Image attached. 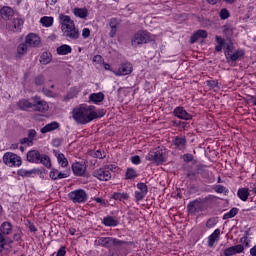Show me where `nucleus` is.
I'll list each match as a JSON object with an SVG mask.
<instances>
[{"label":"nucleus","instance_id":"473e14b6","mask_svg":"<svg viewBox=\"0 0 256 256\" xmlns=\"http://www.w3.org/2000/svg\"><path fill=\"white\" fill-rule=\"evenodd\" d=\"M112 199H115V201H127L129 199V195L127 192H115L112 195Z\"/></svg>","mask_w":256,"mask_h":256},{"label":"nucleus","instance_id":"a878e982","mask_svg":"<svg viewBox=\"0 0 256 256\" xmlns=\"http://www.w3.org/2000/svg\"><path fill=\"white\" fill-rule=\"evenodd\" d=\"M102 223H103V225H105V227H117V225L119 224L117 219H115L112 216L104 217L102 220Z\"/></svg>","mask_w":256,"mask_h":256},{"label":"nucleus","instance_id":"f3484780","mask_svg":"<svg viewBox=\"0 0 256 256\" xmlns=\"http://www.w3.org/2000/svg\"><path fill=\"white\" fill-rule=\"evenodd\" d=\"M98 243L102 247H113V245H117V239L111 237H102L99 238Z\"/></svg>","mask_w":256,"mask_h":256},{"label":"nucleus","instance_id":"9d476101","mask_svg":"<svg viewBox=\"0 0 256 256\" xmlns=\"http://www.w3.org/2000/svg\"><path fill=\"white\" fill-rule=\"evenodd\" d=\"M114 75L117 77H121L123 75H130V73H133V65L131 63H124L119 66L118 70L113 71Z\"/></svg>","mask_w":256,"mask_h":256},{"label":"nucleus","instance_id":"79ce46f5","mask_svg":"<svg viewBox=\"0 0 256 256\" xmlns=\"http://www.w3.org/2000/svg\"><path fill=\"white\" fill-rule=\"evenodd\" d=\"M9 241L4 238L3 234L0 232V253H3V250L7 247Z\"/></svg>","mask_w":256,"mask_h":256},{"label":"nucleus","instance_id":"a19ab883","mask_svg":"<svg viewBox=\"0 0 256 256\" xmlns=\"http://www.w3.org/2000/svg\"><path fill=\"white\" fill-rule=\"evenodd\" d=\"M137 177V170L133 168H128L126 170V179H135Z\"/></svg>","mask_w":256,"mask_h":256},{"label":"nucleus","instance_id":"4468645a","mask_svg":"<svg viewBox=\"0 0 256 256\" xmlns=\"http://www.w3.org/2000/svg\"><path fill=\"white\" fill-rule=\"evenodd\" d=\"M72 171L74 175L82 177V175H85V172L87 171V166L85 165V163L76 162L72 164Z\"/></svg>","mask_w":256,"mask_h":256},{"label":"nucleus","instance_id":"6e6552de","mask_svg":"<svg viewBox=\"0 0 256 256\" xmlns=\"http://www.w3.org/2000/svg\"><path fill=\"white\" fill-rule=\"evenodd\" d=\"M32 101H34L33 108L34 111H40L41 113H45V111H49V104H47L44 100H41V98L34 97L32 98Z\"/></svg>","mask_w":256,"mask_h":256},{"label":"nucleus","instance_id":"7ed1b4c3","mask_svg":"<svg viewBox=\"0 0 256 256\" xmlns=\"http://www.w3.org/2000/svg\"><path fill=\"white\" fill-rule=\"evenodd\" d=\"M146 159L147 161H154L157 164L165 163L167 161V151L157 148L154 151H150Z\"/></svg>","mask_w":256,"mask_h":256},{"label":"nucleus","instance_id":"5fc2aeb1","mask_svg":"<svg viewBox=\"0 0 256 256\" xmlns=\"http://www.w3.org/2000/svg\"><path fill=\"white\" fill-rule=\"evenodd\" d=\"M214 226H215V220L209 219L206 223V227H208V229H213Z\"/></svg>","mask_w":256,"mask_h":256},{"label":"nucleus","instance_id":"9b49d317","mask_svg":"<svg viewBox=\"0 0 256 256\" xmlns=\"http://www.w3.org/2000/svg\"><path fill=\"white\" fill-rule=\"evenodd\" d=\"M25 43L29 45V47H39L41 45V37L35 33H30L25 38Z\"/></svg>","mask_w":256,"mask_h":256},{"label":"nucleus","instance_id":"c9c22d12","mask_svg":"<svg viewBox=\"0 0 256 256\" xmlns=\"http://www.w3.org/2000/svg\"><path fill=\"white\" fill-rule=\"evenodd\" d=\"M58 55H69L71 53L72 49L71 46L64 44L57 48Z\"/></svg>","mask_w":256,"mask_h":256},{"label":"nucleus","instance_id":"8fccbe9b","mask_svg":"<svg viewBox=\"0 0 256 256\" xmlns=\"http://www.w3.org/2000/svg\"><path fill=\"white\" fill-rule=\"evenodd\" d=\"M89 35H91V30H89V28H84L82 30V37L84 39H87V37H89Z\"/></svg>","mask_w":256,"mask_h":256},{"label":"nucleus","instance_id":"de8ad7c7","mask_svg":"<svg viewBox=\"0 0 256 256\" xmlns=\"http://www.w3.org/2000/svg\"><path fill=\"white\" fill-rule=\"evenodd\" d=\"M20 143L22 145L31 146V145H33V140H31L29 137L28 138H23V139H21Z\"/></svg>","mask_w":256,"mask_h":256},{"label":"nucleus","instance_id":"a211bd4d","mask_svg":"<svg viewBox=\"0 0 256 256\" xmlns=\"http://www.w3.org/2000/svg\"><path fill=\"white\" fill-rule=\"evenodd\" d=\"M221 237V230L217 228L214 232L208 237V247H213Z\"/></svg>","mask_w":256,"mask_h":256},{"label":"nucleus","instance_id":"2eb2a0df","mask_svg":"<svg viewBox=\"0 0 256 256\" xmlns=\"http://www.w3.org/2000/svg\"><path fill=\"white\" fill-rule=\"evenodd\" d=\"M41 153H39V151L37 150H30L28 151L26 157H27V161L29 163H36V165H39V161L41 159Z\"/></svg>","mask_w":256,"mask_h":256},{"label":"nucleus","instance_id":"49530a36","mask_svg":"<svg viewBox=\"0 0 256 256\" xmlns=\"http://www.w3.org/2000/svg\"><path fill=\"white\" fill-rule=\"evenodd\" d=\"M188 211L189 213H195L197 211V203L192 202L188 205Z\"/></svg>","mask_w":256,"mask_h":256},{"label":"nucleus","instance_id":"c756f323","mask_svg":"<svg viewBox=\"0 0 256 256\" xmlns=\"http://www.w3.org/2000/svg\"><path fill=\"white\" fill-rule=\"evenodd\" d=\"M73 13L75 17H79V19H85V17L89 15V10H87V8H74Z\"/></svg>","mask_w":256,"mask_h":256},{"label":"nucleus","instance_id":"393cba45","mask_svg":"<svg viewBox=\"0 0 256 256\" xmlns=\"http://www.w3.org/2000/svg\"><path fill=\"white\" fill-rule=\"evenodd\" d=\"M103 99H105V94H103V92L93 93L89 96V101L95 105H97V103H101Z\"/></svg>","mask_w":256,"mask_h":256},{"label":"nucleus","instance_id":"cd10ccee","mask_svg":"<svg viewBox=\"0 0 256 256\" xmlns=\"http://www.w3.org/2000/svg\"><path fill=\"white\" fill-rule=\"evenodd\" d=\"M216 46H215V51L218 53H221L223 49H227V44H225V39L221 38V36H216Z\"/></svg>","mask_w":256,"mask_h":256},{"label":"nucleus","instance_id":"412c9836","mask_svg":"<svg viewBox=\"0 0 256 256\" xmlns=\"http://www.w3.org/2000/svg\"><path fill=\"white\" fill-rule=\"evenodd\" d=\"M50 179L56 181L57 179H67L69 175L65 172H59V170L53 168L49 173Z\"/></svg>","mask_w":256,"mask_h":256},{"label":"nucleus","instance_id":"f704fd0d","mask_svg":"<svg viewBox=\"0 0 256 256\" xmlns=\"http://www.w3.org/2000/svg\"><path fill=\"white\" fill-rule=\"evenodd\" d=\"M54 18L52 16H44L40 19L43 27H53Z\"/></svg>","mask_w":256,"mask_h":256},{"label":"nucleus","instance_id":"052dcab7","mask_svg":"<svg viewBox=\"0 0 256 256\" xmlns=\"http://www.w3.org/2000/svg\"><path fill=\"white\" fill-rule=\"evenodd\" d=\"M94 201H96V203H99L100 205H107V202L100 197L94 198Z\"/></svg>","mask_w":256,"mask_h":256},{"label":"nucleus","instance_id":"69168bd1","mask_svg":"<svg viewBox=\"0 0 256 256\" xmlns=\"http://www.w3.org/2000/svg\"><path fill=\"white\" fill-rule=\"evenodd\" d=\"M207 2H208L210 5H217V3H219V0H207Z\"/></svg>","mask_w":256,"mask_h":256},{"label":"nucleus","instance_id":"13d9d810","mask_svg":"<svg viewBox=\"0 0 256 256\" xmlns=\"http://www.w3.org/2000/svg\"><path fill=\"white\" fill-rule=\"evenodd\" d=\"M66 253H67V251L65 250V247H61V248L58 250L56 256H65Z\"/></svg>","mask_w":256,"mask_h":256},{"label":"nucleus","instance_id":"ea45409f","mask_svg":"<svg viewBox=\"0 0 256 256\" xmlns=\"http://www.w3.org/2000/svg\"><path fill=\"white\" fill-rule=\"evenodd\" d=\"M237 213H239V209L232 208L229 212H227L223 215V219L224 220L233 219V217H235V215H237Z\"/></svg>","mask_w":256,"mask_h":256},{"label":"nucleus","instance_id":"0e129e2a","mask_svg":"<svg viewBox=\"0 0 256 256\" xmlns=\"http://www.w3.org/2000/svg\"><path fill=\"white\" fill-rule=\"evenodd\" d=\"M57 3V0H47L46 5H55Z\"/></svg>","mask_w":256,"mask_h":256},{"label":"nucleus","instance_id":"423d86ee","mask_svg":"<svg viewBox=\"0 0 256 256\" xmlns=\"http://www.w3.org/2000/svg\"><path fill=\"white\" fill-rule=\"evenodd\" d=\"M243 55H245V51L243 50L233 51V46L227 45V48L225 50V57L227 61H239V59H241Z\"/></svg>","mask_w":256,"mask_h":256},{"label":"nucleus","instance_id":"37998d69","mask_svg":"<svg viewBox=\"0 0 256 256\" xmlns=\"http://www.w3.org/2000/svg\"><path fill=\"white\" fill-rule=\"evenodd\" d=\"M219 17L222 20L229 19V10H227L226 8H223L219 13Z\"/></svg>","mask_w":256,"mask_h":256},{"label":"nucleus","instance_id":"f8f14e48","mask_svg":"<svg viewBox=\"0 0 256 256\" xmlns=\"http://www.w3.org/2000/svg\"><path fill=\"white\" fill-rule=\"evenodd\" d=\"M243 251H245V246L243 244H238L236 246L226 248L224 250V256L237 255L239 253H243Z\"/></svg>","mask_w":256,"mask_h":256},{"label":"nucleus","instance_id":"338daca9","mask_svg":"<svg viewBox=\"0 0 256 256\" xmlns=\"http://www.w3.org/2000/svg\"><path fill=\"white\" fill-rule=\"evenodd\" d=\"M10 149H11L12 151H15V149H19V144H12V145L10 146Z\"/></svg>","mask_w":256,"mask_h":256},{"label":"nucleus","instance_id":"aec40b11","mask_svg":"<svg viewBox=\"0 0 256 256\" xmlns=\"http://www.w3.org/2000/svg\"><path fill=\"white\" fill-rule=\"evenodd\" d=\"M0 15L2 19L8 21L9 19H11V17H13V15H15V11H13L12 8L9 6H4L0 10Z\"/></svg>","mask_w":256,"mask_h":256},{"label":"nucleus","instance_id":"4c0bfd02","mask_svg":"<svg viewBox=\"0 0 256 256\" xmlns=\"http://www.w3.org/2000/svg\"><path fill=\"white\" fill-rule=\"evenodd\" d=\"M12 23H13V27L9 28L10 31H19V29H21L23 25V19L15 18Z\"/></svg>","mask_w":256,"mask_h":256},{"label":"nucleus","instance_id":"72a5a7b5","mask_svg":"<svg viewBox=\"0 0 256 256\" xmlns=\"http://www.w3.org/2000/svg\"><path fill=\"white\" fill-rule=\"evenodd\" d=\"M237 196L241 201H247V199H249V188H240L237 192Z\"/></svg>","mask_w":256,"mask_h":256},{"label":"nucleus","instance_id":"a18cd8bd","mask_svg":"<svg viewBox=\"0 0 256 256\" xmlns=\"http://www.w3.org/2000/svg\"><path fill=\"white\" fill-rule=\"evenodd\" d=\"M131 163H133V165H140L141 164V158L139 156H132L130 158Z\"/></svg>","mask_w":256,"mask_h":256},{"label":"nucleus","instance_id":"7c9ffc66","mask_svg":"<svg viewBox=\"0 0 256 256\" xmlns=\"http://www.w3.org/2000/svg\"><path fill=\"white\" fill-rule=\"evenodd\" d=\"M55 129H59V124L57 122H51L41 128V133H51V131H55Z\"/></svg>","mask_w":256,"mask_h":256},{"label":"nucleus","instance_id":"b1692460","mask_svg":"<svg viewBox=\"0 0 256 256\" xmlns=\"http://www.w3.org/2000/svg\"><path fill=\"white\" fill-rule=\"evenodd\" d=\"M33 104H34L33 99H31V100L22 99V100H19L18 107L22 111H25V109H33Z\"/></svg>","mask_w":256,"mask_h":256},{"label":"nucleus","instance_id":"6e6d98bb","mask_svg":"<svg viewBox=\"0 0 256 256\" xmlns=\"http://www.w3.org/2000/svg\"><path fill=\"white\" fill-rule=\"evenodd\" d=\"M207 85L209 87H211L212 89H215V87L217 86V81L216 80H208Z\"/></svg>","mask_w":256,"mask_h":256},{"label":"nucleus","instance_id":"39448f33","mask_svg":"<svg viewBox=\"0 0 256 256\" xmlns=\"http://www.w3.org/2000/svg\"><path fill=\"white\" fill-rule=\"evenodd\" d=\"M149 34L145 31H138L133 35L131 39V45L134 49H139L141 45H145V43H149Z\"/></svg>","mask_w":256,"mask_h":256},{"label":"nucleus","instance_id":"20e7f679","mask_svg":"<svg viewBox=\"0 0 256 256\" xmlns=\"http://www.w3.org/2000/svg\"><path fill=\"white\" fill-rule=\"evenodd\" d=\"M2 161L7 167H21L23 165V160H21L20 156L13 152L4 153Z\"/></svg>","mask_w":256,"mask_h":256},{"label":"nucleus","instance_id":"c85d7f7f","mask_svg":"<svg viewBox=\"0 0 256 256\" xmlns=\"http://www.w3.org/2000/svg\"><path fill=\"white\" fill-rule=\"evenodd\" d=\"M53 61V55L51 52H43L40 56V63L42 65H49Z\"/></svg>","mask_w":256,"mask_h":256},{"label":"nucleus","instance_id":"6ab92c4d","mask_svg":"<svg viewBox=\"0 0 256 256\" xmlns=\"http://www.w3.org/2000/svg\"><path fill=\"white\" fill-rule=\"evenodd\" d=\"M39 173H41V169L39 168H33L31 170H18L19 177H32V175H39Z\"/></svg>","mask_w":256,"mask_h":256},{"label":"nucleus","instance_id":"603ef678","mask_svg":"<svg viewBox=\"0 0 256 256\" xmlns=\"http://www.w3.org/2000/svg\"><path fill=\"white\" fill-rule=\"evenodd\" d=\"M113 27H119V20L115 19V18H112L110 20V28H113Z\"/></svg>","mask_w":256,"mask_h":256},{"label":"nucleus","instance_id":"e433bc0d","mask_svg":"<svg viewBox=\"0 0 256 256\" xmlns=\"http://www.w3.org/2000/svg\"><path fill=\"white\" fill-rule=\"evenodd\" d=\"M39 164L44 165V167H47V169H51V158L45 154H42L40 156Z\"/></svg>","mask_w":256,"mask_h":256},{"label":"nucleus","instance_id":"2f4dec72","mask_svg":"<svg viewBox=\"0 0 256 256\" xmlns=\"http://www.w3.org/2000/svg\"><path fill=\"white\" fill-rule=\"evenodd\" d=\"M173 143L177 149H185V145H187V140L184 137H176L173 140Z\"/></svg>","mask_w":256,"mask_h":256},{"label":"nucleus","instance_id":"f03ea898","mask_svg":"<svg viewBox=\"0 0 256 256\" xmlns=\"http://www.w3.org/2000/svg\"><path fill=\"white\" fill-rule=\"evenodd\" d=\"M58 21L60 23L61 31L65 37H69V39L74 40L79 39V29L75 27V22L70 16L60 14L58 16Z\"/></svg>","mask_w":256,"mask_h":256},{"label":"nucleus","instance_id":"e2e57ef3","mask_svg":"<svg viewBox=\"0 0 256 256\" xmlns=\"http://www.w3.org/2000/svg\"><path fill=\"white\" fill-rule=\"evenodd\" d=\"M94 63H101L103 61V57L101 55H96L93 58Z\"/></svg>","mask_w":256,"mask_h":256},{"label":"nucleus","instance_id":"0eeeda50","mask_svg":"<svg viewBox=\"0 0 256 256\" xmlns=\"http://www.w3.org/2000/svg\"><path fill=\"white\" fill-rule=\"evenodd\" d=\"M68 197L73 203H85L87 201V192L83 189L74 190L68 194Z\"/></svg>","mask_w":256,"mask_h":256},{"label":"nucleus","instance_id":"58836bf2","mask_svg":"<svg viewBox=\"0 0 256 256\" xmlns=\"http://www.w3.org/2000/svg\"><path fill=\"white\" fill-rule=\"evenodd\" d=\"M27 42L25 43H21L18 47H17V55L18 57H23V55H25V53H27Z\"/></svg>","mask_w":256,"mask_h":256},{"label":"nucleus","instance_id":"f257e3e1","mask_svg":"<svg viewBox=\"0 0 256 256\" xmlns=\"http://www.w3.org/2000/svg\"><path fill=\"white\" fill-rule=\"evenodd\" d=\"M72 117L78 125H87L94 119H99V113L95 110V106L81 104L72 110Z\"/></svg>","mask_w":256,"mask_h":256},{"label":"nucleus","instance_id":"4be33fe9","mask_svg":"<svg viewBox=\"0 0 256 256\" xmlns=\"http://www.w3.org/2000/svg\"><path fill=\"white\" fill-rule=\"evenodd\" d=\"M0 233L2 235H11V233H13V225L11 222H3L0 226Z\"/></svg>","mask_w":256,"mask_h":256},{"label":"nucleus","instance_id":"4d7b16f0","mask_svg":"<svg viewBox=\"0 0 256 256\" xmlns=\"http://www.w3.org/2000/svg\"><path fill=\"white\" fill-rule=\"evenodd\" d=\"M37 135V132L35 130H29L28 137L31 141L35 139V136Z\"/></svg>","mask_w":256,"mask_h":256},{"label":"nucleus","instance_id":"774afa93","mask_svg":"<svg viewBox=\"0 0 256 256\" xmlns=\"http://www.w3.org/2000/svg\"><path fill=\"white\" fill-rule=\"evenodd\" d=\"M250 255L256 256V247L250 249Z\"/></svg>","mask_w":256,"mask_h":256},{"label":"nucleus","instance_id":"1a4fd4ad","mask_svg":"<svg viewBox=\"0 0 256 256\" xmlns=\"http://www.w3.org/2000/svg\"><path fill=\"white\" fill-rule=\"evenodd\" d=\"M94 177L99 181H109L111 179V171L107 167L100 168L94 172Z\"/></svg>","mask_w":256,"mask_h":256},{"label":"nucleus","instance_id":"bb28decb","mask_svg":"<svg viewBox=\"0 0 256 256\" xmlns=\"http://www.w3.org/2000/svg\"><path fill=\"white\" fill-rule=\"evenodd\" d=\"M207 31L198 30L191 36V43H196L199 39H206Z\"/></svg>","mask_w":256,"mask_h":256},{"label":"nucleus","instance_id":"bf43d9fd","mask_svg":"<svg viewBox=\"0 0 256 256\" xmlns=\"http://www.w3.org/2000/svg\"><path fill=\"white\" fill-rule=\"evenodd\" d=\"M183 160L186 163H189V161H193V156L191 154H186V155L183 156Z\"/></svg>","mask_w":256,"mask_h":256},{"label":"nucleus","instance_id":"ddd939ff","mask_svg":"<svg viewBox=\"0 0 256 256\" xmlns=\"http://www.w3.org/2000/svg\"><path fill=\"white\" fill-rule=\"evenodd\" d=\"M137 189H139V191L135 192V199H137L138 201H143V199H145V197L147 196L148 188L145 183H138Z\"/></svg>","mask_w":256,"mask_h":256},{"label":"nucleus","instance_id":"dca6fc26","mask_svg":"<svg viewBox=\"0 0 256 256\" xmlns=\"http://www.w3.org/2000/svg\"><path fill=\"white\" fill-rule=\"evenodd\" d=\"M174 115L175 117H178V119H184L185 121H189L190 119H192L191 114L187 113V111L183 107H176L174 109Z\"/></svg>","mask_w":256,"mask_h":256},{"label":"nucleus","instance_id":"09e8293b","mask_svg":"<svg viewBox=\"0 0 256 256\" xmlns=\"http://www.w3.org/2000/svg\"><path fill=\"white\" fill-rule=\"evenodd\" d=\"M216 193H225L227 191V188H225L223 185H218L215 187Z\"/></svg>","mask_w":256,"mask_h":256},{"label":"nucleus","instance_id":"5701e85b","mask_svg":"<svg viewBox=\"0 0 256 256\" xmlns=\"http://www.w3.org/2000/svg\"><path fill=\"white\" fill-rule=\"evenodd\" d=\"M54 155H55L60 167L65 168V167H67V165H69V161L65 158V155L63 153L54 151Z\"/></svg>","mask_w":256,"mask_h":256},{"label":"nucleus","instance_id":"3c124183","mask_svg":"<svg viewBox=\"0 0 256 256\" xmlns=\"http://www.w3.org/2000/svg\"><path fill=\"white\" fill-rule=\"evenodd\" d=\"M35 83L36 85H43V83H45V78H43V76H38L35 78Z\"/></svg>","mask_w":256,"mask_h":256},{"label":"nucleus","instance_id":"864d4df0","mask_svg":"<svg viewBox=\"0 0 256 256\" xmlns=\"http://www.w3.org/2000/svg\"><path fill=\"white\" fill-rule=\"evenodd\" d=\"M94 155L97 159H104L105 157V153L101 152V150H97Z\"/></svg>","mask_w":256,"mask_h":256},{"label":"nucleus","instance_id":"c03bdc74","mask_svg":"<svg viewBox=\"0 0 256 256\" xmlns=\"http://www.w3.org/2000/svg\"><path fill=\"white\" fill-rule=\"evenodd\" d=\"M23 232H21V229L17 228L15 231H14V235H13V239L15 241H21V235H22Z\"/></svg>","mask_w":256,"mask_h":256},{"label":"nucleus","instance_id":"680f3d73","mask_svg":"<svg viewBox=\"0 0 256 256\" xmlns=\"http://www.w3.org/2000/svg\"><path fill=\"white\" fill-rule=\"evenodd\" d=\"M111 30H110V33H109V35H110V37H115L116 35H117V27H113V28H110Z\"/></svg>","mask_w":256,"mask_h":256}]
</instances>
